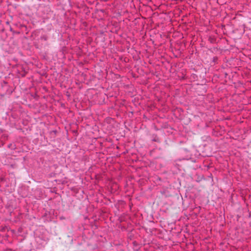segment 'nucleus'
<instances>
[{
	"instance_id": "1",
	"label": "nucleus",
	"mask_w": 251,
	"mask_h": 251,
	"mask_svg": "<svg viewBox=\"0 0 251 251\" xmlns=\"http://www.w3.org/2000/svg\"><path fill=\"white\" fill-rule=\"evenodd\" d=\"M22 72L21 73L19 72V75L20 76H21L22 77H24L25 76L27 72L25 70H24L23 67L22 68Z\"/></svg>"
},
{
	"instance_id": "2",
	"label": "nucleus",
	"mask_w": 251,
	"mask_h": 251,
	"mask_svg": "<svg viewBox=\"0 0 251 251\" xmlns=\"http://www.w3.org/2000/svg\"><path fill=\"white\" fill-rule=\"evenodd\" d=\"M1 147V146H0V147Z\"/></svg>"
}]
</instances>
